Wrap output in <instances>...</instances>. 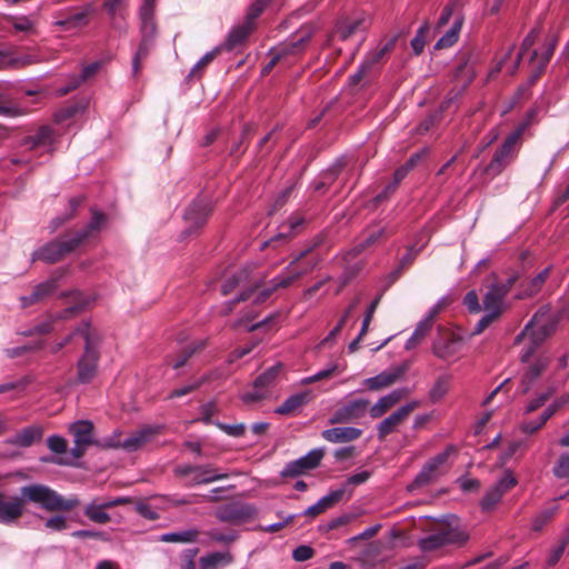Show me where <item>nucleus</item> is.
<instances>
[{
  "instance_id": "nucleus-42",
  "label": "nucleus",
  "mask_w": 569,
  "mask_h": 569,
  "mask_svg": "<svg viewBox=\"0 0 569 569\" xmlns=\"http://www.w3.org/2000/svg\"><path fill=\"white\" fill-rule=\"evenodd\" d=\"M323 456H325L323 449H321V448L312 449L306 456L297 459L298 465H299V467H302L306 472L309 470H313L320 465Z\"/></svg>"
},
{
  "instance_id": "nucleus-60",
  "label": "nucleus",
  "mask_w": 569,
  "mask_h": 569,
  "mask_svg": "<svg viewBox=\"0 0 569 569\" xmlns=\"http://www.w3.org/2000/svg\"><path fill=\"white\" fill-rule=\"evenodd\" d=\"M250 127L246 126L241 132L240 141L232 144L230 149L231 156L242 154L249 146Z\"/></svg>"
},
{
  "instance_id": "nucleus-48",
  "label": "nucleus",
  "mask_w": 569,
  "mask_h": 569,
  "mask_svg": "<svg viewBox=\"0 0 569 569\" xmlns=\"http://www.w3.org/2000/svg\"><path fill=\"white\" fill-rule=\"evenodd\" d=\"M365 19H356L351 21L345 22L339 28V37L341 40H347L350 37H352L355 33H357L359 30L365 29Z\"/></svg>"
},
{
  "instance_id": "nucleus-13",
  "label": "nucleus",
  "mask_w": 569,
  "mask_h": 569,
  "mask_svg": "<svg viewBox=\"0 0 569 569\" xmlns=\"http://www.w3.org/2000/svg\"><path fill=\"white\" fill-rule=\"evenodd\" d=\"M517 478L511 471H506L503 476L485 493L480 501L481 510L492 511L501 501L502 497L517 486Z\"/></svg>"
},
{
  "instance_id": "nucleus-40",
  "label": "nucleus",
  "mask_w": 569,
  "mask_h": 569,
  "mask_svg": "<svg viewBox=\"0 0 569 569\" xmlns=\"http://www.w3.org/2000/svg\"><path fill=\"white\" fill-rule=\"evenodd\" d=\"M537 38L538 31L536 29H532L522 40L517 58L515 59L512 64L507 67V71L510 76H513L517 72L523 54L535 44Z\"/></svg>"
},
{
  "instance_id": "nucleus-52",
  "label": "nucleus",
  "mask_w": 569,
  "mask_h": 569,
  "mask_svg": "<svg viewBox=\"0 0 569 569\" xmlns=\"http://www.w3.org/2000/svg\"><path fill=\"white\" fill-rule=\"evenodd\" d=\"M258 289V286L254 284V286H250L249 288H246L241 291V293L232 301H229L224 305V308L223 310L221 311V315L223 316H228L229 313L232 312L234 306L241 301H246V300H249L253 292Z\"/></svg>"
},
{
  "instance_id": "nucleus-6",
  "label": "nucleus",
  "mask_w": 569,
  "mask_h": 569,
  "mask_svg": "<svg viewBox=\"0 0 569 569\" xmlns=\"http://www.w3.org/2000/svg\"><path fill=\"white\" fill-rule=\"evenodd\" d=\"M316 32V24H303L290 40L271 48L272 52L276 53V59L290 64L297 58L302 57Z\"/></svg>"
},
{
  "instance_id": "nucleus-56",
  "label": "nucleus",
  "mask_w": 569,
  "mask_h": 569,
  "mask_svg": "<svg viewBox=\"0 0 569 569\" xmlns=\"http://www.w3.org/2000/svg\"><path fill=\"white\" fill-rule=\"evenodd\" d=\"M558 507H552L542 510L533 520L532 529L535 531H540L557 513Z\"/></svg>"
},
{
  "instance_id": "nucleus-4",
  "label": "nucleus",
  "mask_w": 569,
  "mask_h": 569,
  "mask_svg": "<svg viewBox=\"0 0 569 569\" xmlns=\"http://www.w3.org/2000/svg\"><path fill=\"white\" fill-rule=\"evenodd\" d=\"M76 333H80L84 340V352L77 363V380L79 383H89L97 372L99 353L97 347L100 337L89 322L81 323Z\"/></svg>"
},
{
  "instance_id": "nucleus-7",
  "label": "nucleus",
  "mask_w": 569,
  "mask_h": 569,
  "mask_svg": "<svg viewBox=\"0 0 569 569\" xmlns=\"http://www.w3.org/2000/svg\"><path fill=\"white\" fill-rule=\"evenodd\" d=\"M174 475L179 478H189L186 486L194 487L213 481L227 479L228 473L219 472L213 465H180L174 468Z\"/></svg>"
},
{
  "instance_id": "nucleus-51",
  "label": "nucleus",
  "mask_w": 569,
  "mask_h": 569,
  "mask_svg": "<svg viewBox=\"0 0 569 569\" xmlns=\"http://www.w3.org/2000/svg\"><path fill=\"white\" fill-rule=\"evenodd\" d=\"M552 475L557 479H569V453H562L552 467Z\"/></svg>"
},
{
  "instance_id": "nucleus-46",
  "label": "nucleus",
  "mask_w": 569,
  "mask_h": 569,
  "mask_svg": "<svg viewBox=\"0 0 569 569\" xmlns=\"http://www.w3.org/2000/svg\"><path fill=\"white\" fill-rule=\"evenodd\" d=\"M272 2V0H257L248 9L244 22H249L251 27L256 28L254 21L262 14L266 8Z\"/></svg>"
},
{
  "instance_id": "nucleus-61",
  "label": "nucleus",
  "mask_w": 569,
  "mask_h": 569,
  "mask_svg": "<svg viewBox=\"0 0 569 569\" xmlns=\"http://www.w3.org/2000/svg\"><path fill=\"white\" fill-rule=\"evenodd\" d=\"M48 448L58 455L64 453L68 448V443L64 438L60 436H51L47 440Z\"/></svg>"
},
{
  "instance_id": "nucleus-30",
  "label": "nucleus",
  "mask_w": 569,
  "mask_h": 569,
  "mask_svg": "<svg viewBox=\"0 0 569 569\" xmlns=\"http://www.w3.org/2000/svg\"><path fill=\"white\" fill-rule=\"evenodd\" d=\"M312 399L309 391L299 392L287 398L283 403L276 408L274 412L281 416L295 413Z\"/></svg>"
},
{
  "instance_id": "nucleus-34",
  "label": "nucleus",
  "mask_w": 569,
  "mask_h": 569,
  "mask_svg": "<svg viewBox=\"0 0 569 569\" xmlns=\"http://www.w3.org/2000/svg\"><path fill=\"white\" fill-rule=\"evenodd\" d=\"M57 281L58 278H52L36 286L29 296L22 298L23 306H30L50 296L57 289Z\"/></svg>"
},
{
  "instance_id": "nucleus-15",
  "label": "nucleus",
  "mask_w": 569,
  "mask_h": 569,
  "mask_svg": "<svg viewBox=\"0 0 569 569\" xmlns=\"http://www.w3.org/2000/svg\"><path fill=\"white\" fill-rule=\"evenodd\" d=\"M163 430L162 426L159 425H147L140 428L139 430L132 432L128 438L123 441H118L114 446L118 448H122L127 451H137L146 443L150 442L153 437L160 435Z\"/></svg>"
},
{
  "instance_id": "nucleus-20",
  "label": "nucleus",
  "mask_w": 569,
  "mask_h": 569,
  "mask_svg": "<svg viewBox=\"0 0 569 569\" xmlns=\"http://www.w3.org/2000/svg\"><path fill=\"white\" fill-rule=\"evenodd\" d=\"M407 367L400 366L393 368L391 371H383L375 377L363 380V386L368 390L377 391L390 387L406 372Z\"/></svg>"
},
{
  "instance_id": "nucleus-19",
  "label": "nucleus",
  "mask_w": 569,
  "mask_h": 569,
  "mask_svg": "<svg viewBox=\"0 0 569 569\" xmlns=\"http://www.w3.org/2000/svg\"><path fill=\"white\" fill-rule=\"evenodd\" d=\"M398 38V34L385 38L375 50L366 56L362 61L365 67L375 74L379 67L387 60V56L395 49Z\"/></svg>"
},
{
  "instance_id": "nucleus-9",
  "label": "nucleus",
  "mask_w": 569,
  "mask_h": 569,
  "mask_svg": "<svg viewBox=\"0 0 569 569\" xmlns=\"http://www.w3.org/2000/svg\"><path fill=\"white\" fill-rule=\"evenodd\" d=\"M545 315L542 310H539L526 325L523 331L516 337L515 343H519L525 336H530L537 340L538 343L542 345L543 341L556 331L558 325V320L553 317H549L542 321Z\"/></svg>"
},
{
  "instance_id": "nucleus-49",
  "label": "nucleus",
  "mask_w": 569,
  "mask_h": 569,
  "mask_svg": "<svg viewBox=\"0 0 569 569\" xmlns=\"http://www.w3.org/2000/svg\"><path fill=\"white\" fill-rule=\"evenodd\" d=\"M220 51L221 48L217 47L210 52H207L191 69L190 77H199L201 72L216 59Z\"/></svg>"
},
{
  "instance_id": "nucleus-62",
  "label": "nucleus",
  "mask_w": 569,
  "mask_h": 569,
  "mask_svg": "<svg viewBox=\"0 0 569 569\" xmlns=\"http://www.w3.org/2000/svg\"><path fill=\"white\" fill-rule=\"evenodd\" d=\"M315 556V549L307 545L298 546L292 551V558L297 562H302L311 559Z\"/></svg>"
},
{
  "instance_id": "nucleus-12",
  "label": "nucleus",
  "mask_w": 569,
  "mask_h": 569,
  "mask_svg": "<svg viewBox=\"0 0 569 569\" xmlns=\"http://www.w3.org/2000/svg\"><path fill=\"white\" fill-rule=\"evenodd\" d=\"M462 338L451 329L438 328L437 337L432 343V353L441 359H451L460 349Z\"/></svg>"
},
{
  "instance_id": "nucleus-16",
  "label": "nucleus",
  "mask_w": 569,
  "mask_h": 569,
  "mask_svg": "<svg viewBox=\"0 0 569 569\" xmlns=\"http://www.w3.org/2000/svg\"><path fill=\"white\" fill-rule=\"evenodd\" d=\"M416 407V402L407 403L380 421L377 426L378 439L383 441L390 433L395 432L397 428L407 420Z\"/></svg>"
},
{
  "instance_id": "nucleus-54",
  "label": "nucleus",
  "mask_w": 569,
  "mask_h": 569,
  "mask_svg": "<svg viewBox=\"0 0 569 569\" xmlns=\"http://www.w3.org/2000/svg\"><path fill=\"white\" fill-rule=\"evenodd\" d=\"M207 536L216 542H220L223 545H230L238 539V532L234 530H229L228 532H220L217 529H211L207 532Z\"/></svg>"
},
{
  "instance_id": "nucleus-33",
  "label": "nucleus",
  "mask_w": 569,
  "mask_h": 569,
  "mask_svg": "<svg viewBox=\"0 0 569 569\" xmlns=\"http://www.w3.org/2000/svg\"><path fill=\"white\" fill-rule=\"evenodd\" d=\"M70 432L73 436V442L76 445H88L92 443L93 437V425L87 420H80L70 426Z\"/></svg>"
},
{
  "instance_id": "nucleus-64",
  "label": "nucleus",
  "mask_w": 569,
  "mask_h": 569,
  "mask_svg": "<svg viewBox=\"0 0 569 569\" xmlns=\"http://www.w3.org/2000/svg\"><path fill=\"white\" fill-rule=\"evenodd\" d=\"M420 253V249L419 248H416L415 246H410L407 250V253L400 259L399 261V267L402 269V270H407L409 269L415 260L417 259V257L419 256Z\"/></svg>"
},
{
  "instance_id": "nucleus-55",
  "label": "nucleus",
  "mask_w": 569,
  "mask_h": 569,
  "mask_svg": "<svg viewBox=\"0 0 569 569\" xmlns=\"http://www.w3.org/2000/svg\"><path fill=\"white\" fill-rule=\"evenodd\" d=\"M342 164H335L323 173V180L315 183V190H326L332 181H335L340 172Z\"/></svg>"
},
{
  "instance_id": "nucleus-5",
  "label": "nucleus",
  "mask_w": 569,
  "mask_h": 569,
  "mask_svg": "<svg viewBox=\"0 0 569 569\" xmlns=\"http://www.w3.org/2000/svg\"><path fill=\"white\" fill-rule=\"evenodd\" d=\"M469 540V535L448 522H438L432 531L418 540V547L423 552H432L446 546L463 547Z\"/></svg>"
},
{
  "instance_id": "nucleus-58",
  "label": "nucleus",
  "mask_w": 569,
  "mask_h": 569,
  "mask_svg": "<svg viewBox=\"0 0 569 569\" xmlns=\"http://www.w3.org/2000/svg\"><path fill=\"white\" fill-rule=\"evenodd\" d=\"M214 426L231 437H242L246 431V426L243 423H237V425H227L220 421H216Z\"/></svg>"
},
{
  "instance_id": "nucleus-3",
  "label": "nucleus",
  "mask_w": 569,
  "mask_h": 569,
  "mask_svg": "<svg viewBox=\"0 0 569 569\" xmlns=\"http://www.w3.org/2000/svg\"><path fill=\"white\" fill-rule=\"evenodd\" d=\"M310 252L311 248H308L297 254L284 269V272L272 279L271 287L261 290L257 295L254 302H264L276 290L288 288L295 281L311 272L316 268L318 259H307Z\"/></svg>"
},
{
  "instance_id": "nucleus-44",
  "label": "nucleus",
  "mask_w": 569,
  "mask_h": 569,
  "mask_svg": "<svg viewBox=\"0 0 569 569\" xmlns=\"http://www.w3.org/2000/svg\"><path fill=\"white\" fill-rule=\"evenodd\" d=\"M393 232V230L388 231L385 227L378 229L371 228L368 230L366 238L357 246V249L358 251H362Z\"/></svg>"
},
{
  "instance_id": "nucleus-28",
  "label": "nucleus",
  "mask_w": 569,
  "mask_h": 569,
  "mask_svg": "<svg viewBox=\"0 0 569 569\" xmlns=\"http://www.w3.org/2000/svg\"><path fill=\"white\" fill-rule=\"evenodd\" d=\"M54 140V131L49 126L40 127L33 136L23 139L22 146L29 150L51 146Z\"/></svg>"
},
{
  "instance_id": "nucleus-57",
  "label": "nucleus",
  "mask_w": 569,
  "mask_h": 569,
  "mask_svg": "<svg viewBox=\"0 0 569 569\" xmlns=\"http://www.w3.org/2000/svg\"><path fill=\"white\" fill-rule=\"evenodd\" d=\"M500 316H498V312H486L485 316L481 317V319L477 322L475 326L471 335L477 336L482 333L492 322L498 320Z\"/></svg>"
},
{
  "instance_id": "nucleus-41",
  "label": "nucleus",
  "mask_w": 569,
  "mask_h": 569,
  "mask_svg": "<svg viewBox=\"0 0 569 569\" xmlns=\"http://www.w3.org/2000/svg\"><path fill=\"white\" fill-rule=\"evenodd\" d=\"M282 369L283 366L281 363H277L268 368L264 372L256 378L253 382L254 389H267L272 386Z\"/></svg>"
},
{
  "instance_id": "nucleus-8",
  "label": "nucleus",
  "mask_w": 569,
  "mask_h": 569,
  "mask_svg": "<svg viewBox=\"0 0 569 569\" xmlns=\"http://www.w3.org/2000/svg\"><path fill=\"white\" fill-rule=\"evenodd\" d=\"M370 401L363 398L351 399L341 403L330 416V425H347L356 423L366 415L369 410Z\"/></svg>"
},
{
  "instance_id": "nucleus-50",
  "label": "nucleus",
  "mask_w": 569,
  "mask_h": 569,
  "mask_svg": "<svg viewBox=\"0 0 569 569\" xmlns=\"http://www.w3.org/2000/svg\"><path fill=\"white\" fill-rule=\"evenodd\" d=\"M431 330L430 327H428V323L419 322L411 335V337L406 342V349L410 350L415 348L417 345H419L425 337L428 335V332Z\"/></svg>"
},
{
  "instance_id": "nucleus-63",
  "label": "nucleus",
  "mask_w": 569,
  "mask_h": 569,
  "mask_svg": "<svg viewBox=\"0 0 569 569\" xmlns=\"http://www.w3.org/2000/svg\"><path fill=\"white\" fill-rule=\"evenodd\" d=\"M44 527L52 531H63L68 528V523L66 517L56 515L46 520Z\"/></svg>"
},
{
  "instance_id": "nucleus-11",
  "label": "nucleus",
  "mask_w": 569,
  "mask_h": 569,
  "mask_svg": "<svg viewBox=\"0 0 569 569\" xmlns=\"http://www.w3.org/2000/svg\"><path fill=\"white\" fill-rule=\"evenodd\" d=\"M257 515V509L249 503L230 502L219 506L214 511V517L221 521L231 525H240L249 521Z\"/></svg>"
},
{
  "instance_id": "nucleus-53",
  "label": "nucleus",
  "mask_w": 569,
  "mask_h": 569,
  "mask_svg": "<svg viewBox=\"0 0 569 569\" xmlns=\"http://www.w3.org/2000/svg\"><path fill=\"white\" fill-rule=\"evenodd\" d=\"M82 203V198H72L70 199L69 201V206H70V211L64 214L63 217H58L56 219L52 220V223H53V230L58 229L59 227H61L62 224H64L66 222H68L69 220H71L72 218H74L76 216V211L77 209L81 206Z\"/></svg>"
},
{
  "instance_id": "nucleus-31",
  "label": "nucleus",
  "mask_w": 569,
  "mask_h": 569,
  "mask_svg": "<svg viewBox=\"0 0 569 569\" xmlns=\"http://www.w3.org/2000/svg\"><path fill=\"white\" fill-rule=\"evenodd\" d=\"M206 347L207 340L192 341L188 346L183 347L174 357H172L170 366L173 369L182 368L193 355L202 351Z\"/></svg>"
},
{
  "instance_id": "nucleus-26",
  "label": "nucleus",
  "mask_w": 569,
  "mask_h": 569,
  "mask_svg": "<svg viewBox=\"0 0 569 569\" xmlns=\"http://www.w3.org/2000/svg\"><path fill=\"white\" fill-rule=\"evenodd\" d=\"M42 435L43 429L40 426H30L18 431L8 442L21 448H28L36 441L41 440Z\"/></svg>"
},
{
  "instance_id": "nucleus-43",
  "label": "nucleus",
  "mask_w": 569,
  "mask_h": 569,
  "mask_svg": "<svg viewBox=\"0 0 569 569\" xmlns=\"http://www.w3.org/2000/svg\"><path fill=\"white\" fill-rule=\"evenodd\" d=\"M462 20H456L452 27L437 41L436 49H445L453 46L459 38Z\"/></svg>"
},
{
  "instance_id": "nucleus-35",
  "label": "nucleus",
  "mask_w": 569,
  "mask_h": 569,
  "mask_svg": "<svg viewBox=\"0 0 569 569\" xmlns=\"http://www.w3.org/2000/svg\"><path fill=\"white\" fill-rule=\"evenodd\" d=\"M200 531L196 528L177 531V532H167L159 537L160 542L166 543H193L198 540Z\"/></svg>"
},
{
  "instance_id": "nucleus-22",
  "label": "nucleus",
  "mask_w": 569,
  "mask_h": 569,
  "mask_svg": "<svg viewBox=\"0 0 569 569\" xmlns=\"http://www.w3.org/2000/svg\"><path fill=\"white\" fill-rule=\"evenodd\" d=\"M362 430L356 427H335L321 432V437L331 443H345L358 440Z\"/></svg>"
},
{
  "instance_id": "nucleus-45",
  "label": "nucleus",
  "mask_w": 569,
  "mask_h": 569,
  "mask_svg": "<svg viewBox=\"0 0 569 569\" xmlns=\"http://www.w3.org/2000/svg\"><path fill=\"white\" fill-rule=\"evenodd\" d=\"M450 385L449 376H440L437 378L433 387L431 388L429 396L432 402L439 401L448 392Z\"/></svg>"
},
{
  "instance_id": "nucleus-14",
  "label": "nucleus",
  "mask_w": 569,
  "mask_h": 569,
  "mask_svg": "<svg viewBox=\"0 0 569 569\" xmlns=\"http://www.w3.org/2000/svg\"><path fill=\"white\" fill-rule=\"evenodd\" d=\"M67 237L66 240L51 241L39 249L34 253V259L54 263L80 247L70 232Z\"/></svg>"
},
{
  "instance_id": "nucleus-18",
  "label": "nucleus",
  "mask_w": 569,
  "mask_h": 569,
  "mask_svg": "<svg viewBox=\"0 0 569 569\" xmlns=\"http://www.w3.org/2000/svg\"><path fill=\"white\" fill-rule=\"evenodd\" d=\"M130 501L131 499L128 497H119L100 503L92 501L84 507L83 513L92 522L104 525L110 521V516L106 512L107 509L124 506L130 503Z\"/></svg>"
},
{
  "instance_id": "nucleus-25",
  "label": "nucleus",
  "mask_w": 569,
  "mask_h": 569,
  "mask_svg": "<svg viewBox=\"0 0 569 569\" xmlns=\"http://www.w3.org/2000/svg\"><path fill=\"white\" fill-rule=\"evenodd\" d=\"M346 495V488H340L331 491L327 496L319 499L315 505L307 508L303 512L305 516L315 518L328 509L332 508L335 505L340 502Z\"/></svg>"
},
{
  "instance_id": "nucleus-1",
  "label": "nucleus",
  "mask_w": 569,
  "mask_h": 569,
  "mask_svg": "<svg viewBox=\"0 0 569 569\" xmlns=\"http://www.w3.org/2000/svg\"><path fill=\"white\" fill-rule=\"evenodd\" d=\"M20 492L21 497H7L3 492H0V523L10 525L18 521L24 512L26 500L39 505L50 512H68L79 505V499L74 497L64 498L44 485L24 486Z\"/></svg>"
},
{
  "instance_id": "nucleus-38",
  "label": "nucleus",
  "mask_w": 569,
  "mask_h": 569,
  "mask_svg": "<svg viewBox=\"0 0 569 569\" xmlns=\"http://www.w3.org/2000/svg\"><path fill=\"white\" fill-rule=\"evenodd\" d=\"M503 300L505 297L495 287L490 286L482 299L483 310L486 312L497 311L498 316H501L503 312Z\"/></svg>"
},
{
  "instance_id": "nucleus-21",
  "label": "nucleus",
  "mask_w": 569,
  "mask_h": 569,
  "mask_svg": "<svg viewBox=\"0 0 569 569\" xmlns=\"http://www.w3.org/2000/svg\"><path fill=\"white\" fill-rule=\"evenodd\" d=\"M407 396L406 389H397L381 397L373 406L369 405V415L372 419L383 417L392 407Z\"/></svg>"
},
{
  "instance_id": "nucleus-23",
  "label": "nucleus",
  "mask_w": 569,
  "mask_h": 569,
  "mask_svg": "<svg viewBox=\"0 0 569 569\" xmlns=\"http://www.w3.org/2000/svg\"><path fill=\"white\" fill-rule=\"evenodd\" d=\"M107 222V216L98 210H92L90 222L82 229L70 232L79 246L83 244L88 239L101 231Z\"/></svg>"
},
{
  "instance_id": "nucleus-17",
  "label": "nucleus",
  "mask_w": 569,
  "mask_h": 569,
  "mask_svg": "<svg viewBox=\"0 0 569 569\" xmlns=\"http://www.w3.org/2000/svg\"><path fill=\"white\" fill-rule=\"evenodd\" d=\"M212 212L211 203L207 200L199 199L194 200L184 212V220L188 223L187 231L189 233L197 231L202 228L210 213Z\"/></svg>"
},
{
  "instance_id": "nucleus-47",
  "label": "nucleus",
  "mask_w": 569,
  "mask_h": 569,
  "mask_svg": "<svg viewBox=\"0 0 569 569\" xmlns=\"http://www.w3.org/2000/svg\"><path fill=\"white\" fill-rule=\"evenodd\" d=\"M430 26L428 22H425L417 31L416 36L411 40V48L416 56H419L422 53L426 42H427V34L429 33Z\"/></svg>"
},
{
  "instance_id": "nucleus-39",
  "label": "nucleus",
  "mask_w": 569,
  "mask_h": 569,
  "mask_svg": "<svg viewBox=\"0 0 569 569\" xmlns=\"http://www.w3.org/2000/svg\"><path fill=\"white\" fill-rule=\"evenodd\" d=\"M557 44H558V37L557 36L549 37L545 43V50L541 54H539L537 50H533L531 52L530 63L538 62L541 66L547 68L550 59L553 56Z\"/></svg>"
},
{
  "instance_id": "nucleus-27",
  "label": "nucleus",
  "mask_w": 569,
  "mask_h": 569,
  "mask_svg": "<svg viewBox=\"0 0 569 569\" xmlns=\"http://www.w3.org/2000/svg\"><path fill=\"white\" fill-rule=\"evenodd\" d=\"M253 30L254 27H251L249 22L244 21L233 27L223 43V48L227 51L236 49L237 47L246 42V40L253 32Z\"/></svg>"
},
{
  "instance_id": "nucleus-29",
  "label": "nucleus",
  "mask_w": 569,
  "mask_h": 569,
  "mask_svg": "<svg viewBox=\"0 0 569 569\" xmlns=\"http://www.w3.org/2000/svg\"><path fill=\"white\" fill-rule=\"evenodd\" d=\"M550 362L549 357H539L526 371L521 380V392L527 393Z\"/></svg>"
},
{
  "instance_id": "nucleus-24",
  "label": "nucleus",
  "mask_w": 569,
  "mask_h": 569,
  "mask_svg": "<svg viewBox=\"0 0 569 569\" xmlns=\"http://www.w3.org/2000/svg\"><path fill=\"white\" fill-rule=\"evenodd\" d=\"M94 12L92 4H87L81 10H71L62 19L57 21V26L63 30H72L88 24V17Z\"/></svg>"
},
{
  "instance_id": "nucleus-2",
  "label": "nucleus",
  "mask_w": 569,
  "mask_h": 569,
  "mask_svg": "<svg viewBox=\"0 0 569 569\" xmlns=\"http://www.w3.org/2000/svg\"><path fill=\"white\" fill-rule=\"evenodd\" d=\"M533 112H530L515 130H512L503 140L501 146L495 151L490 162L485 167L483 172L495 178L502 173L518 157L522 146V136L531 123Z\"/></svg>"
},
{
  "instance_id": "nucleus-32",
  "label": "nucleus",
  "mask_w": 569,
  "mask_h": 569,
  "mask_svg": "<svg viewBox=\"0 0 569 569\" xmlns=\"http://www.w3.org/2000/svg\"><path fill=\"white\" fill-rule=\"evenodd\" d=\"M254 284L259 287L258 282L249 283V270L247 268H243L233 272L223 281L221 286V295L228 296L237 288H241L243 286H248L247 288H249L250 286Z\"/></svg>"
},
{
  "instance_id": "nucleus-37",
  "label": "nucleus",
  "mask_w": 569,
  "mask_h": 569,
  "mask_svg": "<svg viewBox=\"0 0 569 569\" xmlns=\"http://www.w3.org/2000/svg\"><path fill=\"white\" fill-rule=\"evenodd\" d=\"M71 306L63 309L59 316L60 319H69L79 313L89 305V299L80 291H72L68 295Z\"/></svg>"
},
{
  "instance_id": "nucleus-36",
  "label": "nucleus",
  "mask_w": 569,
  "mask_h": 569,
  "mask_svg": "<svg viewBox=\"0 0 569 569\" xmlns=\"http://www.w3.org/2000/svg\"><path fill=\"white\" fill-rule=\"evenodd\" d=\"M550 274V268L547 267L540 271L535 278H532L527 286H521V291L518 293V299H526L537 295L542 288L543 283Z\"/></svg>"
},
{
  "instance_id": "nucleus-10",
  "label": "nucleus",
  "mask_w": 569,
  "mask_h": 569,
  "mask_svg": "<svg viewBox=\"0 0 569 569\" xmlns=\"http://www.w3.org/2000/svg\"><path fill=\"white\" fill-rule=\"evenodd\" d=\"M451 451L452 448L448 447L443 452L428 460L413 481L408 485V490L413 491L433 482L441 475L440 468L447 462Z\"/></svg>"
},
{
  "instance_id": "nucleus-59",
  "label": "nucleus",
  "mask_w": 569,
  "mask_h": 569,
  "mask_svg": "<svg viewBox=\"0 0 569 569\" xmlns=\"http://www.w3.org/2000/svg\"><path fill=\"white\" fill-rule=\"evenodd\" d=\"M0 114L4 116H19V109L13 104L12 100L4 93L0 92Z\"/></svg>"
}]
</instances>
